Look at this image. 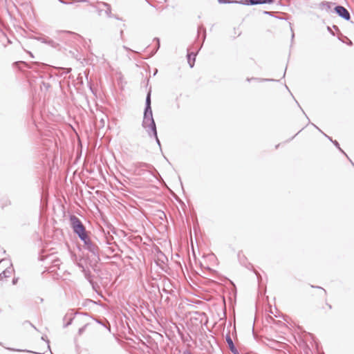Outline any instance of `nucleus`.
I'll return each mask as SVG.
<instances>
[{"mask_svg":"<svg viewBox=\"0 0 354 354\" xmlns=\"http://www.w3.org/2000/svg\"><path fill=\"white\" fill-rule=\"evenodd\" d=\"M70 221L74 232L79 236L81 240L86 243L88 236L86 233L85 227L80 220L77 217L72 216Z\"/></svg>","mask_w":354,"mask_h":354,"instance_id":"nucleus-1","label":"nucleus"},{"mask_svg":"<svg viewBox=\"0 0 354 354\" xmlns=\"http://www.w3.org/2000/svg\"><path fill=\"white\" fill-rule=\"evenodd\" d=\"M310 295L313 297L319 296L321 298L326 299L327 293L326 291L321 287H313L310 292Z\"/></svg>","mask_w":354,"mask_h":354,"instance_id":"nucleus-2","label":"nucleus"},{"mask_svg":"<svg viewBox=\"0 0 354 354\" xmlns=\"http://www.w3.org/2000/svg\"><path fill=\"white\" fill-rule=\"evenodd\" d=\"M335 10L340 17H342L346 20H349L350 14L345 8H344L343 6H337L335 7Z\"/></svg>","mask_w":354,"mask_h":354,"instance_id":"nucleus-3","label":"nucleus"},{"mask_svg":"<svg viewBox=\"0 0 354 354\" xmlns=\"http://www.w3.org/2000/svg\"><path fill=\"white\" fill-rule=\"evenodd\" d=\"M12 272L11 268H6L2 273L0 274V281H2L4 283H7L8 278H10Z\"/></svg>","mask_w":354,"mask_h":354,"instance_id":"nucleus-4","label":"nucleus"},{"mask_svg":"<svg viewBox=\"0 0 354 354\" xmlns=\"http://www.w3.org/2000/svg\"><path fill=\"white\" fill-rule=\"evenodd\" d=\"M331 308V306L327 302H321L317 304V310L320 313H327Z\"/></svg>","mask_w":354,"mask_h":354,"instance_id":"nucleus-5","label":"nucleus"},{"mask_svg":"<svg viewBox=\"0 0 354 354\" xmlns=\"http://www.w3.org/2000/svg\"><path fill=\"white\" fill-rule=\"evenodd\" d=\"M272 2V0H250V3L252 4H258V3H270Z\"/></svg>","mask_w":354,"mask_h":354,"instance_id":"nucleus-6","label":"nucleus"},{"mask_svg":"<svg viewBox=\"0 0 354 354\" xmlns=\"http://www.w3.org/2000/svg\"><path fill=\"white\" fill-rule=\"evenodd\" d=\"M220 3H232L230 0H218Z\"/></svg>","mask_w":354,"mask_h":354,"instance_id":"nucleus-7","label":"nucleus"},{"mask_svg":"<svg viewBox=\"0 0 354 354\" xmlns=\"http://www.w3.org/2000/svg\"><path fill=\"white\" fill-rule=\"evenodd\" d=\"M147 103L148 106H149V104H150V94L149 93L148 94L147 97Z\"/></svg>","mask_w":354,"mask_h":354,"instance_id":"nucleus-8","label":"nucleus"},{"mask_svg":"<svg viewBox=\"0 0 354 354\" xmlns=\"http://www.w3.org/2000/svg\"><path fill=\"white\" fill-rule=\"evenodd\" d=\"M227 342H228V344H229L230 345H231L232 346H233V342H232V339H231L230 338H229V339H227Z\"/></svg>","mask_w":354,"mask_h":354,"instance_id":"nucleus-9","label":"nucleus"},{"mask_svg":"<svg viewBox=\"0 0 354 354\" xmlns=\"http://www.w3.org/2000/svg\"><path fill=\"white\" fill-rule=\"evenodd\" d=\"M17 279H14L12 280V283H13V284H16V283H17Z\"/></svg>","mask_w":354,"mask_h":354,"instance_id":"nucleus-10","label":"nucleus"}]
</instances>
